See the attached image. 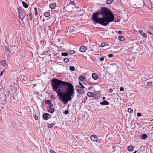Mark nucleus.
Returning a JSON list of instances; mask_svg holds the SVG:
<instances>
[{
    "label": "nucleus",
    "mask_w": 153,
    "mask_h": 153,
    "mask_svg": "<svg viewBox=\"0 0 153 153\" xmlns=\"http://www.w3.org/2000/svg\"><path fill=\"white\" fill-rule=\"evenodd\" d=\"M53 90L59 96V99L64 104L71 101L75 94L74 86L71 83L57 79L51 80Z\"/></svg>",
    "instance_id": "f257e3e1"
},
{
    "label": "nucleus",
    "mask_w": 153,
    "mask_h": 153,
    "mask_svg": "<svg viewBox=\"0 0 153 153\" xmlns=\"http://www.w3.org/2000/svg\"><path fill=\"white\" fill-rule=\"evenodd\" d=\"M114 19L113 13L109 9L101 7V9L93 14L91 19L96 23L106 26Z\"/></svg>",
    "instance_id": "f03ea898"
},
{
    "label": "nucleus",
    "mask_w": 153,
    "mask_h": 153,
    "mask_svg": "<svg viewBox=\"0 0 153 153\" xmlns=\"http://www.w3.org/2000/svg\"><path fill=\"white\" fill-rule=\"evenodd\" d=\"M17 10L19 18L22 20H23L25 17V13L22 10L21 8H18Z\"/></svg>",
    "instance_id": "7ed1b4c3"
},
{
    "label": "nucleus",
    "mask_w": 153,
    "mask_h": 153,
    "mask_svg": "<svg viewBox=\"0 0 153 153\" xmlns=\"http://www.w3.org/2000/svg\"><path fill=\"white\" fill-rule=\"evenodd\" d=\"M84 88L81 87L80 86L77 85L76 86V91L78 93H82L84 92Z\"/></svg>",
    "instance_id": "20e7f679"
},
{
    "label": "nucleus",
    "mask_w": 153,
    "mask_h": 153,
    "mask_svg": "<svg viewBox=\"0 0 153 153\" xmlns=\"http://www.w3.org/2000/svg\"><path fill=\"white\" fill-rule=\"evenodd\" d=\"M90 138L93 141L97 142L98 138L96 135H92L90 136Z\"/></svg>",
    "instance_id": "39448f33"
},
{
    "label": "nucleus",
    "mask_w": 153,
    "mask_h": 153,
    "mask_svg": "<svg viewBox=\"0 0 153 153\" xmlns=\"http://www.w3.org/2000/svg\"><path fill=\"white\" fill-rule=\"evenodd\" d=\"M138 32L143 37L145 38L147 37V35L142 30H139L138 31Z\"/></svg>",
    "instance_id": "423d86ee"
},
{
    "label": "nucleus",
    "mask_w": 153,
    "mask_h": 153,
    "mask_svg": "<svg viewBox=\"0 0 153 153\" xmlns=\"http://www.w3.org/2000/svg\"><path fill=\"white\" fill-rule=\"evenodd\" d=\"M87 49V48L84 46H82L79 49V51L82 52H85Z\"/></svg>",
    "instance_id": "0eeeda50"
},
{
    "label": "nucleus",
    "mask_w": 153,
    "mask_h": 153,
    "mask_svg": "<svg viewBox=\"0 0 153 153\" xmlns=\"http://www.w3.org/2000/svg\"><path fill=\"white\" fill-rule=\"evenodd\" d=\"M49 115V114L48 113H45L43 115V119L45 120H47L48 119V117Z\"/></svg>",
    "instance_id": "6e6552de"
},
{
    "label": "nucleus",
    "mask_w": 153,
    "mask_h": 153,
    "mask_svg": "<svg viewBox=\"0 0 153 153\" xmlns=\"http://www.w3.org/2000/svg\"><path fill=\"white\" fill-rule=\"evenodd\" d=\"M56 6V3L55 2L49 5L50 7L52 9H55Z\"/></svg>",
    "instance_id": "1a4fd4ad"
},
{
    "label": "nucleus",
    "mask_w": 153,
    "mask_h": 153,
    "mask_svg": "<svg viewBox=\"0 0 153 153\" xmlns=\"http://www.w3.org/2000/svg\"><path fill=\"white\" fill-rule=\"evenodd\" d=\"M27 19L30 21L32 19V14L31 13H28L27 16Z\"/></svg>",
    "instance_id": "9d476101"
},
{
    "label": "nucleus",
    "mask_w": 153,
    "mask_h": 153,
    "mask_svg": "<svg viewBox=\"0 0 153 153\" xmlns=\"http://www.w3.org/2000/svg\"><path fill=\"white\" fill-rule=\"evenodd\" d=\"M92 78L95 80H96L98 79V76L95 73H94L92 75Z\"/></svg>",
    "instance_id": "9b49d317"
},
{
    "label": "nucleus",
    "mask_w": 153,
    "mask_h": 153,
    "mask_svg": "<svg viewBox=\"0 0 153 153\" xmlns=\"http://www.w3.org/2000/svg\"><path fill=\"white\" fill-rule=\"evenodd\" d=\"M0 64L3 66H5L7 65L6 62L4 60H1L0 61Z\"/></svg>",
    "instance_id": "f8f14e48"
},
{
    "label": "nucleus",
    "mask_w": 153,
    "mask_h": 153,
    "mask_svg": "<svg viewBox=\"0 0 153 153\" xmlns=\"http://www.w3.org/2000/svg\"><path fill=\"white\" fill-rule=\"evenodd\" d=\"M118 39L121 41H123L125 40V37L122 36H120L118 38Z\"/></svg>",
    "instance_id": "ddd939ff"
},
{
    "label": "nucleus",
    "mask_w": 153,
    "mask_h": 153,
    "mask_svg": "<svg viewBox=\"0 0 153 153\" xmlns=\"http://www.w3.org/2000/svg\"><path fill=\"white\" fill-rule=\"evenodd\" d=\"M87 95L88 97H94V94L91 92H88L87 94Z\"/></svg>",
    "instance_id": "4468645a"
},
{
    "label": "nucleus",
    "mask_w": 153,
    "mask_h": 153,
    "mask_svg": "<svg viewBox=\"0 0 153 153\" xmlns=\"http://www.w3.org/2000/svg\"><path fill=\"white\" fill-rule=\"evenodd\" d=\"M22 4L23 5L25 8H27L28 7V5L26 3H25L24 1H22Z\"/></svg>",
    "instance_id": "2eb2a0df"
},
{
    "label": "nucleus",
    "mask_w": 153,
    "mask_h": 153,
    "mask_svg": "<svg viewBox=\"0 0 153 153\" xmlns=\"http://www.w3.org/2000/svg\"><path fill=\"white\" fill-rule=\"evenodd\" d=\"M133 149V146L130 145L128 146V150L129 151H132Z\"/></svg>",
    "instance_id": "dca6fc26"
},
{
    "label": "nucleus",
    "mask_w": 153,
    "mask_h": 153,
    "mask_svg": "<svg viewBox=\"0 0 153 153\" xmlns=\"http://www.w3.org/2000/svg\"><path fill=\"white\" fill-rule=\"evenodd\" d=\"M44 15L45 17H48L50 16V13L48 12H45Z\"/></svg>",
    "instance_id": "f3484780"
},
{
    "label": "nucleus",
    "mask_w": 153,
    "mask_h": 153,
    "mask_svg": "<svg viewBox=\"0 0 153 153\" xmlns=\"http://www.w3.org/2000/svg\"><path fill=\"white\" fill-rule=\"evenodd\" d=\"M54 125V123H53L51 124H48V127L49 128H51L53 127Z\"/></svg>",
    "instance_id": "a211bd4d"
},
{
    "label": "nucleus",
    "mask_w": 153,
    "mask_h": 153,
    "mask_svg": "<svg viewBox=\"0 0 153 153\" xmlns=\"http://www.w3.org/2000/svg\"><path fill=\"white\" fill-rule=\"evenodd\" d=\"M79 79L81 81H83L85 79V77L83 75L79 77Z\"/></svg>",
    "instance_id": "6ab92c4d"
},
{
    "label": "nucleus",
    "mask_w": 153,
    "mask_h": 153,
    "mask_svg": "<svg viewBox=\"0 0 153 153\" xmlns=\"http://www.w3.org/2000/svg\"><path fill=\"white\" fill-rule=\"evenodd\" d=\"M108 45L107 44V43L102 42L101 44V46L102 47H104L106 45Z\"/></svg>",
    "instance_id": "aec40b11"
},
{
    "label": "nucleus",
    "mask_w": 153,
    "mask_h": 153,
    "mask_svg": "<svg viewBox=\"0 0 153 153\" xmlns=\"http://www.w3.org/2000/svg\"><path fill=\"white\" fill-rule=\"evenodd\" d=\"M141 136L142 138L144 139L146 138L147 137V135L146 134H143Z\"/></svg>",
    "instance_id": "412c9836"
},
{
    "label": "nucleus",
    "mask_w": 153,
    "mask_h": 153,
    "mask_svg": "<svg viewBox=\"0 0 153 153\" xmlns=\"http://www.w3.org/2000/svg\"><path fill=\"white\" fill-rule=\"evenodd\" d=\"M54 111L55 110L53 108H51L48 111L49 113H53L54 112Z\"/></svg>",
    "instance_id": "4be33fe9"
},
{
    "label": "nucleus",
    "mask_w": 153,
    "mask_h": 153,
    "mask_svg": "<svg viewBox=\"0 0 153 153\" xmlns=\"http://www.w3.org/2000/svg\"><path fill=\"white\" fill-rule=\"evenodd\" d=\"M5 51L6 52L8 51L10 53L11 52L10 51V48L8 46H6L5 47Z\"/></svg>",
    "instance_id": "5701e85b"
},
{
    "label": "nucleus",
    "mask_w": 153,
    "mask_h": 153,
    "mask_svg": "<svg viewBox=\"0 0 153 153\" xmlns=\"http://www.w3.org/2000/svg\"><path fill=\"white\" fill-rule=\"evenodd\" d=\"M114 0H107L106 3L108 4H111Z\"/></svg>",
    "instance_id": "b1692460"
},
{
    "label": "nucleus",
    "mask_w": 153,
    "mask_h": 153,
    "mask_svg": "<svg viewBox=\"0 0 153 153\" xmlns=\"http://www.w3.org/2000/svg\"><path fill=\"white\" fill-rule=\"evenodd\" d=\"M34 10H35V16H36L38 15L37 8L36 7H35L34 8Z\"/></svg>",
    "instance_id": "393cba45"
},
{
    "label": "nucleus",
    "mask_w": 153,
    "mask_h": 153,
    "mask_svg": "<svg viewBox=\"0 0 153 153\" xmlns=\"http://www.w3.org/2000/svg\"><path fill=\"white\" fill-rule=\"evenodd\" d=\"M61 55L62 56H66L68 55V53L66 52H64L62 53Z\"/></svg>",
    "instance_id": "a878e982"
},
{
    "label": "nucleus",
    "mask_w": 153,
    "mask_h": 153,
    "mask_svg": "<svg viewBox=\"0 0 153 153\" xmlns=\"http://www.w3.org/2000/svg\"><path fill=\"white\" fill-rule=\"evenodd\" d=\"M69 69L71 71H74L75 70L74 67L73 66H71L69 67Z\"/></svg>",
    "instance_id": "bb28decb"
},
{
    "label": "nucleus",
    "mask_w": 153,
    "mask_h": 153,
    "mask_svg": "<svg viewBox=\"0 0 153 153\" xmlns=\"http://www.w3.org/2000/svg\"><path fill=\"white\" fill-rule=\"evenodd\" d=\"M69 61V59L67 58H65L64 59V61L65 63H67Z\"/></svg>",
    "instance_id": "cd10ccee"
},
{
    "label": "nucleus",
    "mask_w": 153,
    "mask_h": 153,
    "mask_svg": "<svg viewBox=\"0 0 153 153\" xmlns=\"http://www.w3.org/2000/svg\"><path fill=\"white\" fill-rule=\"evenodd\" d=\"M147 85L148 86L150 87L152 85V83L150 82H148L147 83Z\"/></svg>",
    "instance_id": "c85d7f7f"
},
{
    "label": "nucleus",
    "mask_w": 153,
    "mask_h": 153,
    "mask_svg": "<svg viewBox=\"0 0 153 153\" xmlns=\"http://www.w3.org/2000/svg\"><path fill=\"white\" fill-rule=\"evenodd\" d=\"M70 4L72 5L73 6H75V5L76 4L75 2H73L72 1H70L69 3Z\"/></svg>",
    "instance_id": "c756f323"
},
{
    "label": "nucleus",
    "mask_w": 153,
    "mask_h": 153,
    "mask_svg": "<svg viewBox=\"0 0 153 153\" xmlns=\"http://www.w3.org/2000/svg\"><path fill=\"white\" fill-rule=\"evenodd\" d=\"M103 103H104V105H108L109 104V102L108 101H107L106 100H104L103 101Z\"/></svg>",
    "instance_id": "7c9ffc66"
},
{
    "label": "nucleus",
    "mask_w": 153,
    "mask_h": 153,
    "mask_svg": "<svg viewBox=\"0 0 153 153\" xmlns=\"http://www.w3.org/2000/svg\"><path fill=\"white\" fill-rule=\"evenodd\" d=\"M127 111L129 113H131L133 112V110L132 109L129 108L128 109Z\"/></svg>",
    "instance_id": "2f4dec72"
},
{
    "label": "nucleus",
    "mask_w": 153,
    "mask_h": 153,
    "mask_svg": "<svg viewBox=\"0 0 153 153\" xmlns=\"http://www.w3.org/2000/svg\"><path fill=\"white\" fill-rule=\"evenodd\" d=\"M105 58L103 56H102V57L100 58V60L101 61H103L104 60Z\"/></svg>",
    "instance_id": "473e14b6"
},
{
    "label": "nucleus",
    "mask_w": 153,
    "mask_h": 153,
    "mask_svg": "<svg viewBox=\"0 0 153 153\" xmlns=\"http://www.w3.org/2000/svg\"><path fill=\"white\" fill-rule=\"evenodd\" d=\"M45 104H50V101L49 100H46L45 102Z\"/></svg>",
    "instance_id": "72a5a7b5"
},
{
    "label": "nucleus",
    "mask_w": 153,
    "mask_h": 153,
    "mask_svg": "<svg viewBox=\"0 0 153 153\" xmlns=\"http://www.w3.org/2000/svg\"><path fill=\"white\" fill-rule=\"evenodd\" d=\"M108 57L109 58H111L113 57V55L112 54H110L108 55Z\"/></svg>",
    "instance_id": "f704fd0d"
},
{
    "label": "nucleus",
    "mask_w": 153,
    "mask_h": 153,
    "mask_svg": "<svg viewBox=\"0 0 153 153\" xmlns=\"http://www.w3.org/2000/svg\"><path fill=\"white\" fill-rule=\"evenodd\" d=\"M79 84L81 86V87H82V88H85L84 86L81 84V83L80 82H79Z\"/></svg>",
    "instance_id": "c9c22d12"
},
{
    "label": "nucleus",
    "mask_w": 153,
    "mask_h": 153,
    "mask_svg": "<svg viewBox=\"0 0 153 153\" xmlns=\"http://www.w3.org/2000/svg\"><path fill=\"white\" fill-rule=\"evenodd\" d=\"M69 113L68 110L65 111L64 112V113L65 114H67Z\"/></svg>",
    "instance_id": "e433bc0d"
},
{
    "label": "nucleus",
    "mask_w": 153,
    "mask_h": 153,
    "mask_svg": "<svg viewBox=\"0 0 153 153\" xmlns=\"http://www.w3.org/2000/svg\"><path fill=\"white\" fill-rule=\"evenodd\" d=\"M34 117L35 120H37L38 119V117L36 115H34Z\"/></svg>",
    "instance_id": "4c0bfd02"
},
{
    "label": "nucleus",
    "mask_w": 153,
    "mask_h": 153,
    "mask_svg": "<svg viewBox=\"0 0 153 153\" xmlns=\"http://www.w3.org/2000/svg\"><path fill=\"white\" fill-rule=\"evenodd\" d=\"M4 71H5L4 70H3L1 71V73L0 74V76H2L3 75V73L4 72Z\"/></svg>",
    "instance_id": "58836bf2"
},
{
    "label": "nucleus",
    "mask_w": 153,
    "mask_h": 153,
    "mask_svg": "<svg viewBox=\"0 0 153 153\" xmlns=\"http://www.w3.org/2000/svg\"><path fill=\"white\" fill-rule=\"evenodd\" d=\"M48 53V52L47 51H46L43 52V54H47Z\"/></svg>",
    "instance_id": "ea45409f"
},
{
    "label": "nucleus",
    "mask_w": 153,
    "mask_h": 153,
    "mask_svg": "<svg viewBox=\"0 0 153 153\" xmlns=\"http://www.w3.org/2000/svg\"><path fill=\"white\" fill-rule=\"evenodd\" d=\"M137 115L138 117H140L141 116V114L140 113H138L137 114Z\"/></svg>",
    "instance_id": "a19ab883"
},
{
    "label": "nucleus",
    "mask_w": 153,
    "mask_h": 153,
    "mask_svg": "<svg viewBox=\"0 0 153 153\" xmlns=\"http://www.w3.org/2000/svg\"><path fill=\"white\" fill-rule=\"evenodd\" d=\"M71 53L72 54H73L75 53V52L74 51L72 50L71 51Z\"/></svg>",
    "instance_id": "79ce46f5"
},
{
    "label": "nucleus",
    "mask_w": 153,
    "mask_h": 153,
    "mask_svg": "<svg viewBox=\"0 0 153 153\" xmlns=\"http://www.w3.org/2000/svg\"><path fill=\"white\" fill-rule=\"evenodd\" d=\"M120 91H123L124 90V88L122 87H121L120 88Z\"/></svg>",
    "instance_id": "37998d69"
},
{
    "label": "nucleus",
    "mask_w": 153,
    "mask_h": 153,
    "mask_svg": "<svg viewBox=\"0 0 153 153\" xmlns=\"http://www.w3.org/2000/svg\"><path fill=\"white\" fill-rule=\"evenodd\" d=\"M50 152L51 153H56V152L55 151L52 150H51L50 151Z\"/></svg>",
    "instance_id": "c03bdc74"
},
{
    "label": "nucleus",
    "mask_w": 153,
    "mask_h": 153,
    "mask_svg": "<svg viewBox=\"0 0 153 153\" xmlns=\"http://www.w3.org/2000/svg\"><path fill=\"white\" fill-rule=\"evenodd\" d=\"M118 33L119 34H122V31L120 30H119L118 31Z\"/></svg>",
    "instance_id": "a18cd8bd"
},
{
    "label": "nucleus",
    "mask_w": 153,
    "mask_h": 153,
    "mask_svg": "<svg viewBox=\"0 0 153 153\" xmlns=\"http://www.w3.org/2000/svg\"><path fill=\"white\" fill-rule=\"evenodd\" d=\"M113 90L112 88H110L109 89V92L110 93L112 92H113Z\"/></svg>",
    "instance_id": "49530a36"
},
{
    "label": "nucleus",
    "mask_w": 153,
    "mask_h": 153,
    "mask_svg": "<svg viewBox=\"0 0 153 153\" xmlns=\"http://www.w3.org/2000/svg\"><path fill=\"white\" fill-rule=\"evenodd\" d=\"M146 33H149L151 35L152 34V33L150 32L149 31H146Z\"/></svg>",
    "instance_id": "de8ad7c7"
},
{
    "label": "nucleus",
    "mask_w": 153,
    "mask_h": 153,
    "mask_svg": "<svg viewBox=\"0 0 153 153\" xmlns=\"http://www.w3.org/2000/svg\"><path fill=\"white\" fill-rule=\"evenodd\" d=\"M50 105H49V106L50 107H51L53 106V104L51 103V104H49Z\"/></svg>",
    "instance_id": "09e8293b"
},
{
    "label": "nucleus",
    "mask_w": 153,
    "mask_h": 153,
    "mask_svg": "<svg viewBox=\"0 0 153 153\" xmlns=\"http://www.w3.org/2000/svg\"><path fill=\"white\" fill-rule=\"evenodd\" d=\"M92 88V87H89L88 88V89L89 90H90Z\"/></svg>",
    "instance_id": "8fccbe9b"
},
{
    "label": "nucleus",
    "mask_w": 153,
    "mask_h": 153,
    "mask_svg": "<svg viewBox=\"0 0 153 153\" xmlns=\"http://www.w3.org/2000/svg\"><path fill=\"white\" fill-rule=\"evenodd\" d=\"M74 30V29H70V30L71 31H73Z\"/></svg>",
    "instance_id": "3c124183"
},
{
    "label": "nucleus",
    "mask_w": 153,
    "mask_h": 153,
    "mask_svg": "<svg viewBox=\"0 0 153 153\" xmlns=\"http://www.w3.org/2000/svg\"><path fill=\"white\" fill-rule=\"evenodd\" d=\"M100 104L101 105H104L103 102H101L100 103Z\"/></svg>",
    "instance_id": "603ef678"
},
{
    "label": "nucleus",
    "mask_w": 153,
    "mask_h": 153,
    "mask_svg": "<svg viewBox=\"0 0 153 153\" xmlns=\"http://www.w3.org/2000/svg\"><path fill=\"white\" fill-rule=\"evenodd\" d=\"M137 152V151H135L133 153H136Z\"/></svg>",
    "instance_id": "864d4df0"
},
{
    "label": "nucleus",
    "mask_w": 153,
    "mask_h": 153,
    "mask_svg": "<svg viewBox=\"0 0 153 153\" xmlns=\"http://www.w3.org/2000/svg\"><path fill=\"white\" fill-rule=\"evenodd\" d=\"M103 99L104 100L105 98V97H103Z\"/></svg>",
    "instance_id": "5fc2aeb1"
},
{
    "label": "nucleus",
    "mask_w": 153,
    "mask_h": 153,
    "mask_svg": "<svg viewBox=\"0 0 153 153\" xmlns=\"http://www.w3.org/2000/svg\"><path fill=\"white\" fill-rule=\"evenodd\" d=\"M51 98H53V95H51Z\"/></svg>",
    "instance_id": "6e6d98bb"
},
{
    "label": "nucleus",
    "mask_w": 153,
    "mask_h": 153,
    "mask_svg": "<svg viewBox=\"0 0 153 153\" xmlns=\"http://www.w3.org/2000/svg\"><path fill=\"white\" fill-rule=\"evenodd\" d=\"M153 121V119H152V120H151V121Z\"/></svg>",
    "instance_id": "4d7b16f0"
},
{
    "label": "nucleus",
    "mask_w": 153,
    "mask_h": 153,
    "mask_svg": "<svg viewBox=\"0 0 153 153\" xmlns=\"http://www.w3.org/2000/svg\"><path fill=\"white\" fill-rule=\"evenodd\" d=\"M21 1H22V0H20Z\"/></svg>",
    "instance_id": "13d9d810"
}]
</instances>
